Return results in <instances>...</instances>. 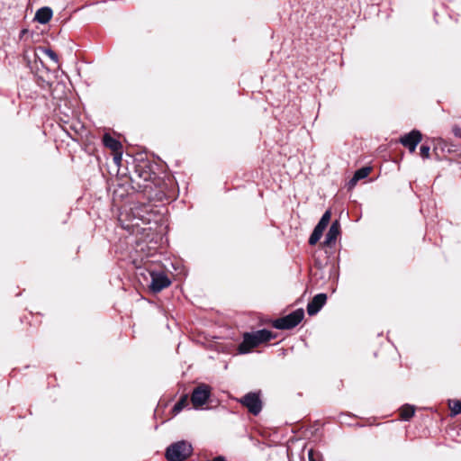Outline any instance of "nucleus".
<instances>
[{
	"label": "nucleus",
	"instance_id": "14",
	"mask_svg": "<svg viewBox=\"0 0 461 461\" xmlns=\"http://www.w3.org/2000/svg\"><path fill=\"white\" fill-rule=\"evenodd\" d=\"M189 403L188 396L186 394L182 395L178 402L174 405L172 411L175 415L179 413L185 409Z\"/></svg>",
	"mask_w": 461,
	"mask_h": 461
},
{
	"label": "nucleus",
	"instance_id": "11",
	"mask_svg": "<svg viewBox=\"0 0 461 461\" xmlns=\"http://www.w3.org/2000/svg\"><path fill=\"white\" fill-rule=\"evenodd\" d=\"M104 145L113 151H119L122 148V144L119 140L113 138L110 134L105 133L103 138Z\"/></svg>",
	"mask_w": 461,
	"mask_h": 461
},
{
	"label": "nucleus",
	"instance_id": "13",
	"mask_svg": "<svg viewBox=\"0 0 461 461\" xmlns=\"http://www.w3.org/2000/svg\"><path fill=\"white\" fill-rule=\"evenodd\" d=\"M415 413V408L412 405L405 404L400 410V416L403 420H409Z\"/></svg>",
	"mask_w": 461,
	"mask_h": 461
},
{
	"label": "nucleus",
	"instance_id": "2",
	"mask_svg": "<svg viewBox=\"0 0 461 461\" xmlns=\"http://www.w3.org/2000/svg\"><path fill=\"white\" fill-rule=\"evenodd\" d=\"M193 451L192 445L185 441L180 440L169 445L166 449V458L168 461H185Z\"/></svg>",
	"mask_w": 461,
	"mask_h": 461
},
{
	"label": "nucleus",
	"instance_id": "16",
	"mask_svg": "<svg viewBox=\"0 0 461 461\" xmlns=\"http://www.w3.org/2000/svg\"><path fill=\"white\" fill-rule=\"evenodd\" d=\"M322 233H323L322 230L314 228L312 233L311 234V236L309 238V244L315 245L321 238Z\"/></svg>",
	"mask_w": 461,
	"mask_h": 461
},
{
	"label": "nucleus",
	"instance_id": "5",
	"mask_svg": "<svg viewBox=\"0 0 461 461\" xmlns=\"http://www.w3.org/2000/svg\"><path fill=\"white\" fill-rule=\"evenodd\" d=\"M239 402L253 415H258L262 410V402L258 393L250 392L245 394Z\"/></svg>",
	"mask_w": 461,
	"mask_h": 461
},
{
	"label": "nucleus",
	"instance_id": "1",
	"mask_svg": "<svg viewBox=\"0 0 461 461\" xmlns=\"http://www.w3.org/2000/svg\"><path fill=\"white\" fill-rule=\"evenodd\" d=\"M274 338L275 336L272 334V332L266 329L254 332H246L243 335L242 342L239 345V352L240 354H247L259 344L269 341Z\"/></svg>",
	"mask_w": 461,
	"mask_h": 461
},
{
	"label": "nucleus",
	"instance_id": "12",
	"mask_svg": "<svg viewBox=\"0 0 461 461\" xmlns=\"http://www.w3.org/2000/svg\"><path fill=\"white\" fill-rule=\"evenodd\" d=\"M370 171H371L370 167H361V168L357 169L355 172L351 180L349 181V184L351 185H356V183L357 181L366 178L369 175Z\"/></svg>",
	"mask_w": 461,
	"mask_h": 461
},
{
	"label": "nucleus",
	"instance_id": "6",
	"mask_svg": "<svg viewBox=\"0 0 461 461\" xmlns=\"http://www.w3.org/2000/svg\"><path fill=\"white\" fill-rule=\"evenodd\" d=\"M151 282L149 288L154 293H158L163 289L168 287L171 284L168 276L162 272H151L150 273Z\"/></svg>",
	"mask_w": 461,
	"mask_h": 461
},
{
	"label": "nucleus",
	"instance_id": "7",
	"mask_svg": "<svg viewBox=\"0 0 461 461\" xmlns=\"http://www.w3.org/2000/svg\"><path fill=\"white\" fill-rule=\"evenodd\" d=\"M421 140V133L417 130H412L411 132L404 134L401 137L400 142L411 152H414L417 145Z\"/></svg>",
	"mask_w": 461,
	"mask_h": 461
},
{
	"label": "nucleus",
	"instance_id": "10",
	"mask_svg": "<svg viewBox=\"0 0 461 461\" xmlns=\"http://www.w3.org/2000/svg\"><path fill=\"white\" fill-rule=\"evenodd\" d=\"M52 14L53 12L51 8L45 6L37 10L34 19L38 23L45 24L51 19Z\"/></svg>",
	"mask_w": 461,
	"mask_h": 461
},
{
	"label": "nucleus",
	"instance_id": "18",
	"mask_svg": "<svg viewBox=\"0 0 461 461\" xmlns=\"http://www.w3.org/2000/svg\"><path fill=\"white\" fill-rule=\"evenodd\" d=\"M449 407L452 412V415H457L461 413V401L456 400L449 403Z\"/></svg>",
	"mask_w": 461,
	"mask_h": 461
},
{
	"label": "nucleus",
	"instance_id": "15",
	"mask_svg": "<svg viewBox=\"0 0 461 461\" xmlns=\"http://www.w3.org/2000/svg\"><path fill=\"white\" fill-rule=\"evenodd\" d=\"M330 215H331L330 211H329V210L326 211L323 213V215L321 216L318 224L315 226V228L323 231L330 222Z\"/></svg>",
	"mask_w": 461,
	"mask_h": 461
},
{
	"label": "nucleus",
	"instance_id": "20",
	"mask_svg": "<svg viewBox=\"0 0 461 461\" xmlns=\"http://www.w3.org/2000/svg\"><path fill=\"white\" fill-rule=\"evenodd\" d=\"M453 132H454L455 136L461 137V129L460 128L455 127L453 129Z\"/></svg>",
	"mask_w": 461,
	"mask_h": 461
},
{
	"label": "nucleus",
	"instance_id": "3",
	"mask_svg": "<svg viewBox=\"0 0 461 461\" xmlns=\"http://www.w3.org/2000/svg\"><path fill=\"white\" fill-rule=\"evenodd\" d=\"M303 310L297 309L282 318L275 320L273 326L277 330H290L297 326L303 321Z\"/></svg>",
	"mask_w": 461,
	"mask_h": 461
},
{
	"label": "nucleus",
	"instance_id": "19",
	"mask_svg": "<svg viewBox=\"0 0 461 461\" xmlns=\"http://www.w3.org/2000/svg\"><path fill=\"white\" fill-rule=\"evenodd\" d=\"M429 151L430 148L428 145H421L420 148V153L423 158H428L429 157Z\"/></svg>",
	"mask_w": 461,
	"mask_h": 461
},
{
	"label": "nucleus",
	"instance_id": "8",
	"mask_svg": "<svg viewBox=\"0 0 461 461\" xmlns=\"http://www.w3.org/2000/svg\"><path fill=\"white\" fill-rule=\"evenodd\" d=\"M327 301L326 294H318L307 305V312L310 316L317 314L321 309L324 306Z\"/></svg>",
	"mask_w": 461,
	"mask_h": 461
},
{
	"label": "nucleus",
	"instance_id": "9",
	"mask_svg": "<svg viewBox=\"0 0 461 461\" xmlns=\"http://www.w3.org/2000/svg\"><path fill=\"white\" fill-rule=\"evenodd\" d=\"M339 231L340 224L339 221H333L326 234L324 245L329 247L332 246L336 242L337 238L339 235Z\"/></svg>",
	"mask_w": 461,
	"mask_h": 461
},
{
	"label": "nucleus",
	"instance_id": "17",
	"mask_svg": "<svg viewBox=\"0 0 461 461\" xmlns=\"http://www.w3.org/2000/svg\"><path fill=\"white\" fill-rule=\"evenodd\" d=\"M39 50L41 52L46 54L55 63H58V61H59L58 55L52 50L40 47Z\"/></svg>",
	"mask_w": 461,
	"mask_h": 461
},
{
	"label": "nucleus",
	"instance_id": "4",
	"mask_svg": "<svg viewBox=\"0 0 461 461\" xmlns=\"http://www.w3.org/2000/svg\"><path fill=\"white\" fill-rule=\"evenodd\" d=\"M212 388L206 384H199L193 391L190 401L194 409L202 408L209 400Z\"/></svg>",
	"mask_w": 461,
	"mask_h": 461
}]
</instances>
